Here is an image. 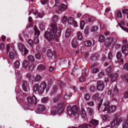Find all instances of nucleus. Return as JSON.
Listing matches in <instances>:
<instances>
[{"mask_svg":"<svg viewBox=\"0 0 128 128\" xmlns=\"http://www.w3.org/2000/svg\"><path fill=\"white\" fill-rule=\"evenodd\" d=\"M57 16L54 15L52 18V23L50 25V26L52 29L50 32H48L45 34L46 38L48 41L54 39L55 40L58 42V37L60 36L61 29L59 27H57L56 22L58 21Z\"/></svg>","mask_w":128,"mask_h":128,"instance_id":"f257e3e1","label":"nucleus"},{"mask_svg":"<svg viewBox=\"0 0 128 128\" xmlns=\"http://www.w3.org/2000/svg\"><path fill=\"white\" fill-rule=\"evenodd\" d=\"M67 110L68 114L70 115L73 114L76 118H78L79 117L78 113L79 111V108L76 105H74L72 107H68Z\"/></svg>","mask_w":128,"mask_h":128,"instance_id":"f03ea898","label":"nucleus"},{"mask_svg":"<svg viewBox=\"0 0 128 128\" xmlns=\"http://www.w3.org/2000/svg\"><path fill=\"white\" fill-rule=\"evenodd\" d=\"M115 44L114 38L111 36L108 37L105 40L104 45L107 47L110 46H113Z\"/></svg>","mask_w":128,"mask_h":128,"instance_id":"7ed1b4c3","label":"nucleus"},{"mask_svg":"<svg viewBox=\"0 0 128 128\" xmlns=\"http://www.w3.org/2000/svg\"><path fill=\"white\" fill-rule=\"evenodd\" d=\"M57 6L58 7L59 10L61 11L64 10L67 8V6L66 4L60 3L55 4V5L53 6V7H54Z\"/></svg>","mask_w":128,"mask_h":128,"instance_id":"20e7f679","label":"nucleus"},{"mask_svg":"<svg viewBox=\"0 0 128 128\" xmlns=\"http://www.w3.org/2000/svg\"><path fill=\"white\" fill-rule=\"evenodd\" d=\"M92 98L94 100H100V102L98 104V110H99V109L100 108V106L102 103L103 100V99H101V97L99 96V94H94Z\"/></svg>","mask_w":128,"mask_h":128,"instance_id":"39448f33","label":"nucleus"},{"mask_svg":"<svg viewBox=\"0 0 128 128\" xmlns=\"http://www.w3.org/2000/svg\"><path fill=\"white\" fill-rule=\"evenodd\" d=\"M27 100L28 102L31 104H35L37 102V98L34 95L32 97L29 96Z\"/></svg>","mask_w":128,"mask_h":128,"instance_id":"423d86ee","label":"nucleus"},{"mask_svg":"<svg viewBox=\"0 0 128 128\" xmlns=\"http://www.w3.org/2000/svg\"><path fill=\"white\" fill-rule=\"evenodd\" d=\"M39 93L41 94L46 88V84L44 82H42L40 84H39Z\"/></svg>","mask_w":128,"mask_h":128,"instance_id":"0eeeda50","label":"nucleus"},{"mask_svg":"<svg viewBox=\"0 0 128 128\" xmlns=\"http://www.w3.org/2000/svg\"><path fill=\"white\" fill-rule=\"evenodd\" d=\"M104 88L103 82L102 81H99L98 82L97 84V88L98 90L101 91Z\"/></svg>","mask_w":128,"mask_h":128,"instance_id":"6e6552de","label":"nucleus"},{"mask_svg":"<svg viewBox=\"0 0 128 128\" xmlns=\"http://www.w3.org/2000/svg\"><path fill=\"white\" fill-rule=\"evenodd\" d=\"M122 51L125 55L128 54V44L124 45L122 47Z\"/></svg>","mask_w":128,"mask_h":128,"instance_id":"1a4fd4ad","label":"nucleus"},{"mask_svg":"<svg viewBox=\"0 0 128 128\" xmlns=\"http://www.w3.org/2000/svg\"><path fill=\"white\" fill-rule=\"evenodd\" d=\"M121 119H118L114 118L111 123V126L112 127H114L116 125L119 124L121 122Z\"/></svg>","mask_w":128,"mask_h":128,"instance_id":"9d476101","label":"nucleus"},{"mask_svg":"<svg viewBox=\"0 0 128 128\" xmlns=\"http://www.w3.org/2000/svg\"><path fill=\"white\" fill-rule=\"evenodd\" d=\"M118 76L117 73H113L111 74L110 76L111 81L112 82H114L117 79Z\"/></svg>","mask_w":128,"mask_h":128,"instance_id":"9b49d317","label":"nucleus"},{"mask_svg":"<svg viewBox=\"0 0 128 128\" xmlns=\"http://www.w3.org/2000/svg\"><path fill=\"white\" fill-rule=\"evenodd\" d=\"M116 109V106L114 105H112L110 106L107 109L108 112L110 113L111 112L115 111Z\"/></svg>","mask_w":128,"mask_h":128,"instance_id":"f8f14e48","label":"nucleus"},{"mask_svg":"<svg viewBox=\"0 0 128 128\" xmlns=\"http://www.w3.org/2000/svg\"><path fill=\"white\" fill-rule=\"evenodd\" d=\"M118 24L122 30L128 33V29L124 28L122 26V25L124 26L125 24V23L124 21H121L120 23H118Z\"/></svg>","mask_w":128,"mask_h":128,"instance_id":"ddd939ff","label":"nucleus"},{"mask_svg":"<svg viewBox=\"0 0 128 128\" xmlns=\"http://www.w3.org/2000/svg\"><path fill=\"white\" fill-rule=\"evenodd\" d=\"M76 38L77 40H82L83 39V36L82 33L78 31L77 32Z\"/></svg>","mask_w":128,"mask_h":128,"instance_id":"4468645a","label":"nucleus"},{"mask_svg":"<svg viewBox=\"0 0 128 128\" xmlns=\"http://www.w3.org/2000/svg\"><path fill=\"white\" fill-rule=\"evenodd\" d=\"M16 56V53L14 50H13L12 52H10L9 53V57L10 59H13Z\"/></svg>","mask_w":128,"mask_h":128,"instance_id":"2eb2a0df","label":"nucleus"},{"mask_svg":"<svg viewBox=\"0 0 128 128\" xmlns=\"http://www.w3.org/2000/svg\"><path fill=\"white\" fill-rule=\"evenodd\" d=\"M45 106L42 105H40L38 106V109L36 110L37 112H38L39 113L42 112L45 109Z\"/></svg>","mask_w":128,"mask_h":128,"instance_id":"dca6fc26","label":"nucleus"},{"mask_svg":"<svg viewBox=\"0 0 128 128\" xmlns=\"http://www.w3.org/2000/svg\"><path fill=\"white\" fill-rule=\"evenodd\" d=\"M28 85V84L26 81H24L23 82L22 84V86L23 90L25 92H26L27 91L26 87Z\"/></svg>","mask_w":128,"mask_h":128,"instance_id":"f3484780","label":"nucleus"},{"mask_svg":"<svg viewBox=\"0 0 128 128\" xmlns=\"http://www.w3.org/2000/svg\"><path fill=\"white\" fill-rule=\"evenodd\" d=\"M32 89L34 91L38 92L39 93V84H35L33 87Z\"/></svg>","mask_w":128,"mask_h":128,"instance_id":"a211bd4d","label":"nucleus"},{"mask_svg":"<svg viewBox=\"0 0 128 128\" xmlns=\"http://www.w3.org/2000/svg\"><path fill=\"white\" fill-rule=\"evenodd\" d=\"M112 90V96H114L115 94H116L118 92V90L116 86L114 87L113 89Z\"/></svg>","mask_w":128,"mask_h":128,"instance_id":"6ab92c4d","label":"nucleus"},{"mask_svg":"<svg viewBox=\"0 0 128 128\" xmlns=\"http://www.w3.org/2000/svg\"><path fill=\"white\" fill-rule=\"evenodd\" d=\"M98 120L94 119L91 120L90 122V124L96 126L98 125Z\"/></svg>","mask_w":128,"mask_h":128,"instance_id":"aec40b11","label":"nucleus"},{"mask_svg":"<svg viewBox=\"0 0 128 128\" xmlns=\"http://www.w3.org/2000/svg\"><path fill=\"white\" fill-rule=\"evenodd\" d=\"M71 44L72 46L74 48H76L78 44L77 41L75 39L72 40Z\"/></svg>","mask_w":128,"mask_h":128,"instance_id":"412c9836","label":"nucleus"},{"mask_svg":"<svg viewBox=\"0 0 128 128\" xmlns=\"http://www.w3.org/2000/svg\"><path fill=\"white\" fill-rule=\"evenodd\" d=\"M122 81L125 83L128 82V74H126L122 78Z\"/></svg>","mask_w":128,"mask_h":128,"instance_id":"4be33fe9","label":"nucleus"},{"mask_svg":"<svg viewBox=\"0 0 128 128\" xmlns=\"http://www.w3.org/2000/svg\"><path fill=\"white\" fill-rule=\"evenodd\" d=\"M109 102L108 101H107L104 104V105L105 106V107L103 110V112H104L107 110V108L109 107Z\"/></svg>","mask_w":128,"mask_h":128,"instance_id":"5701e85b","label":"nucleus"},{"mask_svg":"<svg viewBox=\"0 0 128 128\" xmlns=\"http://www.w3.org/2000/svg\"><path fill=\"white\" fill-rule=\"evenodd\" d=\"M29 64V62L26 60H24L22 64L24 68H26L28 67Z\"/></svg>","mask_w":128,"mask_h":128,"instance_id":"b1692460","label":"nucleus"},{"mask_svg":"<svg viewBox=\"0 0 128 128\" xmlns=\"http://www.w3.org/2000/svg\"><path fill=\"white\" fill-rule=\"evenodd\" d=\"M18 46L19 50L23 52L24 49L25 48L24 45L22 44L19 43Z\"/></svg>","mask_w":128,"mask_h":128,"instance_id":"393cba45","label":"nucleus"},{"mask_svg":"<svg viewBox=\"0 0 128 128\" xmlns=\"http://www.w3.org/2000/svg\"><path fill=\"white\" fill-rule=\"evenodd\" d=\"M70 30L69 29H67L65 32V36L66 37H68L70 36Z\"/></svg>","mask_w":128,"mask_h":128,"instance_id":"a878e982","label":"nucleus"},{"mask_svg":"<svg viewBox=\"0 0 128 128\" xmlns=\"http://www.w3.org/2000/svg\"><path fill=\"white\" fill-rule=\"evenodd\" d=\"M87 111L90 115H92L94 113V110L92 108L88 107L87 108Z\"/></svg>","mask_w":128,"mask_h":128,"instance_id":"bb28decb","label":"nucleus"},{"mask_svg":"<svg viewBox=\"0 0 128 128\" xmlns=\"http://www.w3.org/2000/svg\"><path fill=\"white\" fill-rule=\"evenodd\" d=\"M92 44L91 42L89 40H87L84 42V45L86 47L90 46Z\"/></svg>","mask_w":128,"mask_h":128,"instance_id":"cd10ccee","label":"nucleus"},{"mask_svg":"<svg viewBox=\"0 0 128 128\" xmlns=\"http://www.w3.org/2000/svg\"><path fill=\"white\" fill-rule=\"evenodd\" d=\"M41 78V76L37 74L34 78V80L35 82H38L40 80Z\"/></svg>","mask_w":128,"mask_h":128,"instance_id":"c85d7f7f","label":"nucleus"},{"mask_svg":"<svg viewBox=\"0 0 128 128\" xmlns=\"http://www.w3.org/2000/svg\"><path fill=\"white\" fill-rule=\"evenodd\" d=\"M45 68V67L43 65L40 64L38 66L37 70H44Z\"/></svg>","mask_w":128,"mask_h":128,"instance_id":"c756f323","label":"nucleus"},{"mask_svg":"<svg viewBox=\"0 0 128 128\" xmlns=\"http://www.w3.org/2000/svg\"><path fill=\"white\" fill-rule=\"evenodd\" d=\"M20 62L18 60H16L14 63V66L15 68H18L19 67Z\"/></svg>","mask_w":128,"mask_h":128,"instance_id":"7c9ffc66","label":"nucleus"},{"mask_svg":"<svg viewBox=\"0 0 128 128\" xmlns=\"http://www.w3.org/2000/svg\"><path fill=\"white\" fill-rule=\"evenodd\" d=\"M28 60L30 62H33L34 60V59L32 56L29 55L28 57Z\"/></svg>","mask_w":128,"mask_h":128,"instance_id":"2f4dec72","label":"nucleus"},{"mask_svg":"<svg viewBox=\"0 0 128 128\" xmlns=\"http://www.w3.org/2000/svg\"><path fill=\"white\" fill-rule=\"evenodd\" d=\"M105 40V38L104 36L101 35L100 36L99 41L100 42H103Z\"/></svg>","mask_w":128,"mask_h":128,"instance_id":"473e14b6","label":"nucleus"},{"mask_svg":"<svg viewBox=\"0 0 128 128\" xmlns=\"http://www.w3.org/2000/svg\"><path fill=\"white\" fill-rule=\"evenodd\" d=\"M98 57V55L97 54H94L91 56V58L93 60H96Z\"/></svg>","mask_w":128,"mask_h":128,"instance_id":"72a5a7b5","label":"nucleus"},{"mask_svg":"<svg viewBox=\"0 0 128 128\" xmlns=\"http://www.w3.org/2000/svg\"><path fill=\"white\" fill-rule=\"evenodd\" d=\"M123 128H128V121H125L122 124Z\"/></svg>","mask_w":128,"mask_h":128,"instance_id":"f704fd0d","label":"nucleus"},{"mask_svg":"<svg viewBox=\"0 0 128 128\" xmlns=\"http://www.w3.org/2000/svg\"><path fill=\"white\" fill-rule=\"evenodd\" d=\"M26 78L29 80H30L33 78V76L29 72H28L26 76Z\"/></svg>","mask_w":128,"mask_h":128,"instance_id":"c9c22d12","label":"nucleus"},{"mask_svg":"<svg viewBox=\"0 0 128 128\" xmlns=\"http://www.w3.org/2000/svg\"><path fill=\"white\" fill-rule=\"evenodd\" d=\"M74 21V20L73 18L71 17H69L68 20V23L70 24H71L72 23H73V22Z\"/></svg>","mask_w":128,"mask_h":128,"instance_id":"e433bc0d","label":"nucleus"},{"mask_svg":"<svg viewBox=\"0 0 128 128\" xmlns=\"http://www.w3.org/2000/svg\"><path fill=\"white\" fill-rule=\"evenodd\" d=\"M85 74H86L85 72V73H83L82 74V76L80 78L79 80L81 82H83L84 81V76L85 75Z\"/></svg>","mask_w":128,"mask_h":128,"instance_id":"4c0bfd02","label":"nucleus"},{"mask_svg":"<svg viewBox=\"0 0 128 128\" xmlns=\"http://www.w3.org/2000/svg\"><path fill=\"white\" fill-rule=\"evenodd\" d=\"M34 34H37L38 36L40 34V32L39 30H37V28L35 26L34 28Z\"/></svg>","mask_w":128,"mask_h":128,"instance_id":"58836bf2","label":"nucleus"},{"mask_svg":"<svg viewBox=\"0 0 128 128\" xmlns=\"http://www.w3.org/2000/svg\"><path fill=\"white\" fill-rule=\"evenodd\" d=\"M84 98L86 100L88 101L90 98V97L89 94H86L85 95Z\"/></svg>","mask_w":128,"mask_h":128,"instance_id":"ea45409f","label":"nucleus"},{"mask_svg":"<svg viewBox=\"0 0 128 128\" xmlns=\"http://www.w3.org/2000/svg\"><path fill=\"white\" fill-rule=\"evenodd\" d=\"M53 55L52 53L50 50H48L47 52V56L49 57H50Z\"/></svg>","mask_w":128,"mask_h":128,"instance_id":"a19ab883","label":"nucleus"},{"mask_svg":"<svg viewBox=\"0 0 128 128\" xmlns=\"http://www.w3.org/2000/svg\"><path fill=\"white\" fill-rule=\"evenodd\" d=\"M116 58L118 59L119 60L120 59L122 56L121 52H118L116 54Z\"/></svg>","mask_w":128,"mask_h":128,"instance_id":"79ce46f5","label":"nucleus"},{"mask_svg":"<svg viewBox=\"0 0 128 128\" xmlns=\"http://www.w3.org/2000/svg\"><path fill=\"white\" fill-rule=\"evenodd\" d=\"M88 126H90L89 125H88L86 124H82L79 126L80 128H88Z\"/></svg>","mask_w":128,"mask_h":128,"instance_id":"37998d69","label":"nucleus"},{"mask_svg":"<svg viewBox=\"0 0 128 128\" xmlns=\"http://www.w3.org/2000/svg\"><path fill=\"white\" fill-rule=\"evenodd\" d=\"M99 71V69L98 68H95L93 69L92 72L93 74H96Z\"/></svg>","mask_w":128,"mask_h":128,"instance_id":"c03bdc74","label":"nucleus"},{"mask_svg":"<svg viewBox=\"0 0 128 128\" xmlns=\"http://www.w3.org/2000/svg\"><path fill=\"white\" fill-rule=\"evenodd\" d=\"M67 18L66 16H63L61 19V21L62 23H64L67 20Z\"/></svg>","mask_w":128,"mask_h":128,"instance_id":"a18cd8bd","label":"nucleus"},{"mask_svg":"<svg viewBox=\"0 0 128 128\" xmlns=\"http://www.w3.org/2000/svg\"><path fill=\"white\" fill-rule=\"evenodd\" d=\"M84 24V22L82 20H81L80 24V29L82 30L83 28V27Z\"/></svg>","mask_w":128,"mask_h":128,"instance_id":"49530a36","label":"nucleus"},{"mask_svg":"<svg viewBox=\"0 0 128 128\" xmlns=\"http://www.w3.org/2000/svg\"><path fill=\"white\" fill-rule=\"evenodd\" d=\"M98 29V27L97 26H93L91 29V31L92 32H94L96 31Z\"/></svg>","mask_w":128,"mask_h":128,"instance_id":"de8ad7c7","label":"nucleus"},{"mask_svg":"<svg viewBox=\"0 0 128 128\" xmlns=\"http://www.w3.org/2000/svg\"><path fill=\"white\" fill-rule=\"evenodd\" d=\"M28 44L30 46H32L33 45V42L31 39H30L28 42Z\"/></svg>","mask_w":128,"mask_h":128,"instance_id":"09e8293b","label":"nucleus"},{"mask_svg":"<svg viewBox=\"0 0 128 128\" xmlns=\"http://www.w3.org/2000/svg\"><path fill=\"white\" fill-rule=\"evenodd\" d=\"M87 104L89 106H92L94 104V103L93 101H91L87 102Z\"/></svg>","mask_w":128,"mask_h":128,"instance_id":"8fccbe9b","label":"nucleus"},{"mask_svg":"<svg viewBox=\"0 0 128 128\" xmlns=\"http://www.w3.org/2000/svg\"><path fill=\"white\" fill-rule=\"evenodd\" d=\"M28 21L30 22V24L29 25V27H32V18L31 17H29L28 18Z\"/></svg>","mask_w":128,"mask_h":128,"instance_id":"3c124183","label":"nucleus"},{"mask_svg":"<svg viewBox=\"0 0 128 128\" xmlns=\"http://www.w3.org/2000/svg\"><path fill=\"white\" fill-rule=\"evenodd\" d=\"M89 29L88 27L86 28L84 30V32L86 34H88Z\"/></svg>","mask_w":128,"mask_h":128,"instance_id":"603ef678","label":"nucleus"},{"mask_svg":"<svg viewBox=\"0 0 128 128\" xmlns=\"http://www.w3.org/2000/svg\"><path fill=\"white\" fill-rule=\"evenodd\" d=\"M48 100V98L47 97H44L42 100V102L43 103H45L47 102Z\"/></svg>","mask_w":128,"mask_h":128,"instance_id":"864d4df0","label":"nucleus"},{"mask_svg":"<svg viewBox=\"0 0 128 128\" xmlns=\"http://www.w3.org/2000/svg\"><path fill=\"white\" fill-rule=\"evenodd\" d=\"M104 73L103 72H101L98 75L99 78H102L104 75Z\"/></svg>","mask_w":128,"mask_h":128,"instance_id":"5fc2aeb1","label":"nucleus"},{"mask_svg":"<svg viewBox=\"0 0 128 128\" xmlns=\"http://www.w3.org/2000/svg\"><path fill=\"white\" fill-rule=\"evenodd\" d=\"M111 70V67H109L106 69V71L108 74H110L112 72Z\"/></svg>","mask_w":128,"mask_h":128,"instance_id":"6e6d98bb","label":"nucleus"},{"mask_svg":"<svg viewBox=\"0 0 128 128\" xmlns=\"http://www.w3.org/2000/svg\"><path fill=\"white\" fill-rule=\"evenodd\" d=\"M122 16L121 13L120 11H118L117 12L116 17L118 18L121 17Z\"/></svg>","mask_w":128,"mask_h":128,"instance_id":"4d7b16f0","label":"nucleus"},{"mask_svg":"<svg viewBox=\"0 0 128 128\" xmlns=\"http://www.w3.org/2000/svg\"><path fill=\"white\" fill-rule=\"evenodd\" d=\"M103 120L106 121L108 119V116L106 115H103L102 116Z\"/></svg>","mask_w":128,"mask_h":128,"instance_id":"13d9d810","label":"nucleus"},{"mask_svg":"<svg viewBox=\"0 0 128 128\" xmlns=\"http://www.w3.org/2000/svg\"><path fill=\"white\" fill-rule=\"evenodd\" d=\"M34 67V65L33 64H32L29 67L28 70H31L33 69Z\"/></svg>","mask_w":128,"mask_h":128,"instance_id":"bf43d9fd","label":"nucleus"},{"mask_svg":"<svg viewBox=\"0 0 128 128\" xmlns=\"http://www.w3.org/2000/svg\"><path fill=\"white\" fill-rule=\"evenodd\" d=\"M108 58L110 59H111L112 58V53L111 52H109L108 54Z\"/></svg>","mask_w":128,"mask_h":128,"instance_id":"052dcab7","label":"nucleus"},{"mask_svg":"<svg viewBox=\"0 0 128 128\" xmlns=\"http://www.w3.org/2000/svg\"><path fill=\"white\" fill-rule=\"evenodd\" d=\"M124 69L126 70H128V64H126L124 66Z\"/></svg>","mask_w":128,"mask_h":128,"instance_id":"680f3d73","label":"nucleus"},{"mask_svg":"<svg viewBox=\"0 0 128 128\" xmlns=\"http://www.w3.org/2000/svg\"><path fill=\"white\" fill-rule=\"evenodd\" d=\"M35 57L36 58L38 59L40 58V54H36L35 55Z\"/></svg>","mask_w":128,"mask_h":128,"instance_id":"e2e57ef3","label":"nucleus"},{"mask_svg":"<svg viewBox=\"0 0 128 128\" xmlns=\"http://www.w3.org/2000/svg\"><path fill=\"white\" fill-rule=\"evenodd\" d=\"M88 19L90 22H92L94 20V18L93 17H91Z\"/></svg>","mask_w":128,"mask_h":128,"instance_id":"0e129e2a","label":"nucleus"},{"mask_svg":"<svg viewBox=\"0 0 128 128\" xmlns=\"http://www.w3.org/2000/svg\"><path fill=\"white\" fill-rule=\"evenodd\" d=\"M71 24H72L74 27H76L77 26V22L74 20Z\"/></svg>","mask_w":128,"mask_h":128,"instance_id":"69168bd1","label":"nucleus"},{"mask_svg":"<svg viewBox=\"0 0 128 128\" xmlns=\"http://www.w3.org/2000/svg\"><path fill=\"white\" fill-rule=\"evenodd\" d=\"M48 0H42L41 1V2L42 4H44L48 2Z\"/></svg>","mask_w":128,"mask_h":128,"instance_id":"338daca9","label":"nucleus"},{"mask_svg":"<svg viewBox=\"0 0 128 128\" xmlns=\"http://www.w3.org/2000/svg\"><path fill=\"white\" fill-rule=\"evenodd\" d=\"M98 65V64L97 63H95L91 65L90 66V68H92Z\"/></svg>","mask_w":128,"mask_h":128,"instance_id":"774afa93","label":"nucleus"}]
</instances>
